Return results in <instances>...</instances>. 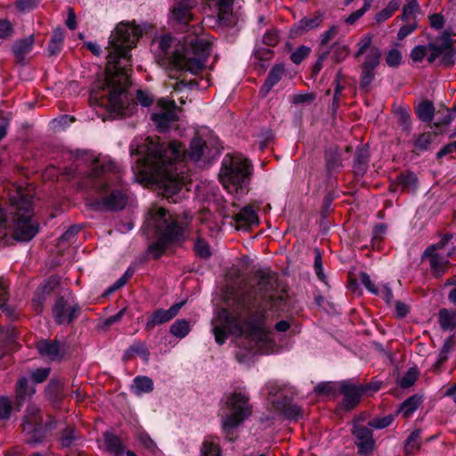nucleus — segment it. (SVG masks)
Listing matches in <instances>:
<instances>
[{
	"label": "nucleus",
	"mask_w": 456,
	"mask_h": 456,
	"mask_svg": "<svg viewBox=\"0 0 456 456\" xmlns=\"http://www.w3.org/2000/svg\"><path fill=\"white\" fill-rule=\"evenodd\" d=\"M402 53L397 49H391L386 53V62L389 67H397L401 64L402 61Z\"/></svg>",
	"instance_id": "c03bdc74"
},
{
	"label": "nucleus",
	"mask_w": 456,
	"mask_h": 456,
	"mask_svg": "<svg viewBox=\"0 0 456 456\" xmlns=\"http://www.w3.org/2000/svg\"><path fill=\"white\" fill-rule=\"evenodd\" d=\"M104 442L106 449L114 455H118L123 452V446L120 439L110 434L106 433L104 435Z\"/></svg>",
	"instance_id": "c9c22d12"
},
{
	"label": "nucleus",
	"mask_w": 456,
	"mask_h": 456,
	"mask_svg": "<svg viewBox=\"0 0 456 456\" xmlns=\"http://www.w3.org/2000/svg\"><path fill=\"white\" fill-rule=\"evenodd\" d=\"M335 390V386L331 382H322L314 387V392L318 395H330Z\"/></svg>",
	"instance_id": "5fc2aeb1"
},
{
	"label": "nucleus",
	"mask_w": 456,
	"mask_h": 456,
	"mask_svg": "<svg viewBox=\"0 0 456 456\" xmlns=\"http://www.w3.org/2000/svg\"><path fill=\"white\" fill-rule=\"evenodd\" d=\"M39 408L37 405H28L24 417V431L28 433L37 432L41 429V418L38 416Z\"/></svg>",
	"instance_id": "5701e85b"
},
{
	"label": "nucleus",
	"mask_w": 456,
	"mask_h": 456,
	"mask_svg": "<svg viewBox=\"0 0 456 456\" xmlns=\"http://www.w3.org/2000/svg\"><path fill=\"white\" fill-rule=\"evenodd\" d=\"M393 416L387 415L384 417L375 418L368 422V425L371 428L381 429L390 426L393 422Z\"/></svg>",
	"instance_id": "49530a36"
},
{
	"label": "nucleus",
	"mask_w": 456,
	"mask_h": 456,
	"mask_svg": "<svg viewBox=\"0 0 456 456\" xmlns=\"http://www.w3.org/2000/svg\"><path fill=\"white\" fill-rule=\"evenodd\" d=\"M338 34V27L331 26L328 30L323 32L321 36V44L327 45L331 39H333Z\"/></svg>",
	"instance_id": "69168bd1"
},
{
	"label": "nucleus",
	"mask_w": 456,
	"mask_h": 456,
	"mask_svg": "<svg viewBox=\"0 0 456 456\" xmlns=\"http://www.w3.org/2000/svg\"><path fill=\"white\" fill-rule=\"evenodd\" d=\"M430 26L436 29H441L444 25V19L443 15L435 13L429 16Z\"/></svg>",
	"instance_id": "774afa93"
},
{
	"label": "nucleus",
	"mask_w": 456,
	"mask_h": 456,
	"mask_svg": "<svg viewBox=\"0 0 456 456\" xmlns=\"http://www.w3.org/2000/svg\"><path fill=\"white\" fill-rule=\"evenodd\" d=\"M37 350L42 356L52 361L60 360L64 354L61 344L57 340H41L37 343Z\"/></svg>",
	"instance_id": "aec40b11"
},
{
	"label": "nucleus",
	"mask_w": 456,
	"mask_h": 456,
	"mask_svg": "<svg viewBox=\"0 0 456 456\" xmlns=\"http://www.w3.org/2000/svg\"><path fill=\"white\" fill-rule=\"evenodd\" d=\"M173 19L177 22L184 25H189L191 21H196L195 26H200V23L196 20L193 14L191 12V6L185 5L182 3L177 4L172 11ZM193 25L190 26L191 34L189 36L194 37L193 35Z\"/></svg>",
	"instance_id": "412c9836"
},
{
	"label": "nucleus",
	"mask_w": 456,
	"mask_h": 456,
	"mask_svg": "<svg viewBox=\"0 0 456 456\" xmlns=\"http://www.w3.org/2000/svg\"><path fill=\"white\" fill-rule=\"evenodd\" d=\"M202 456H221V449L216 438H207L201 448Z\"/></svg>",
	"instance_id": "473e14b6"
},
{
	"label": "nucleus",
	"mask_w": 456,
	"mask_h": 456,
	"mask_svg": "<svg viewBox=\"0 0 456 456\" xmlns=\"http://www.w3.org/2000/svg\"><path fill=\"white\" fill-rule=\"evenodd\" d=\"M367 162H368V159H367L366 151L358 150L356 151V155H355V163H354L355 168H357L361 172H363L365 170Z\"/></svg>",
	"instance_id": "603ef678"
},
{
	"label": "nucleus",
	"mask_w": 456,
	"mask_h": 456,
	"mask_svg": "<svg viewBox=\"0 0 456 456\" xmlns=\"http://www.w3.org/2000/svg\"><path fill=\"white\" fill-rule=\"evenodd\" d=\"M418 378V372L414 368L410 369L400 379V386L403 388L411 387Z\"/></svg>",
	"instance_id": "de8ad7c7"
},
{
	"label": "nucleus",
	"mask_w": 456,
	"mask_h": 456,
	"mask_svg": "<svg viewBox=\"0 0 456 456\" xmlns=\"http://www.w3.org/2000/svg\"><path fill=\"white\" fill-rule=\"evenodd\" d=\"M324 12L317 11L310 16L304 17L297 24V28L302 32L317 28L324 20Z\"/></svg>",
	"instance_id": "393cba45"
},
{
	"label": "nucleus",
	"mask_w": 456,
	"mask_h": 456,
	"mask_svg": "<svg viewBox=\"0 0 456 456\" xmlns=\"http://www.w3.org/2000/svg\"><path fill=\"white\" fill-rule=\"evenodd\" d=\"M204 20L210 27H227L233 23V0H202Z\"/></svg>",
	"instance_id": "9d476101"
},
{
	"label": "nucleus",
	"mask_w": 456,
	"mask_h": 456,
	"mask_svg": "<svg viewBox=\"0 0 456 456\" xmlns=\"http://www.w3.org/2000/svg\"><path fill=\"white\" fill-rule=\"evenodd\" d=\"M233 221L237 230H248L258 224V216L251 206H246L234 215Z\"/></svg>",
	"instance_id": "a211bd4d"
},
{
	"label": "nucleus",
	"mask_w": 456,
	"mask_h": 456,
	"mask_svg": "<svg viewBox=\"0 0 456 456\" xmlns=\"http://www.w3.org/2000/svg\"><path fill=\"white\" fill-rule=\"evenodd\" d=\"M284 74V68L282 65H275L269 71L265 84L263 85L260 93L265 96L271 89L281 79Z\"/></svg>",
	"instance_id": "a878e982"
},
{
	"label": "nucleus",
	"mask_w": 456,
	"mask_h": 456,
	"mask_svg": "<svg viewBox=\"0 0 456 456\" xmlns=\"http://www.w3.org/2000/svg\"><path fill=\"white\" fill-rule=\"evenodd\" d=\"M263 43L269 46H274L279 43V35L276 30H270L263 37Z\"/></svg>",
	"instance_id": "bf43d9fd"
},
{
	"label": "nucleus",
	"mask_w": 456,
	"mask_h": 456,
	"mask_svg": "<svg viewBox=\"0 0 456 456\" xmlns=\"http://www.w3.org/2000/svg\"><path fill=\"white\" fill-rule=\"evenodd\" d=\"M348 48L346 45H336L332 48V58L335 61L340 62L348 55Z\"/></svg>",
	"instance_id": "3c124183"
},
{
	"label": "nucleus",
	"mask_w": 456,
	"mask_h": 456,
	"mask_svg": "<svg viewBox=\"0 0 456 456\" xmlns=\"http://www.w3.org/2000/svg\"><path fill=\"white\" fill-rule=\"evenodd\" d=\"M119 169L108 157L97 158L92 166L90 177L93 187L99 196L94 200L93 206L100 210L116 211L122 209L126 204V197L120 190H110L109 185L119 179Z\"/></svg>",
	"instance_id": "39448f33"
},
{
	"label": "nucleus",
	"mask_w": 456,
	"mask_h": 456,
	"mask_svg": "<svg viewBox=\"0 0 456 456\" xmlns=\"http://www.w3.org/2000/svg\"><path fill=\"white\" fill-rule=\"evenodd\" d=\"M251 166L240 154H227L223 159L219 179L231 194L243 195L248 185Z\"/></svg>",
	"instance_id": "6e6552de"
},
{
	"label": "nucleus",
	"mask_w": 456,
	"mask_h": 456,
	"mask_svg": "<svg viewBox=\"0 0 456 456\" xmlns=\"http://www.w3.org/2000/svg\"><path fill=\"white\" fill-rule=\"evenodd\" d=\"M34 393V388L28 389L26 378L23 377L18 380L16 385V401L19 406L24 403L27 395L31 396Z\"/></svg>",
	"instance_id": "7c9ffc66"
},
{
	"label": "nucleus",
	"mask_w": 456,
	"mask_h": 456,
	"mask_svg": "<svg viewBox=\"0 0 456 456\" xmlns=\"http://www.w3.org/2000/svg\"><path fill=\"white\" fill-rule=\"evenodd\" d=\"M183 305L182 304H175L169 309H158L155 311L146 322L145 328L147 330L153 329L156 325L169 322L179 312Z\"/></svg>",
	"instance_id": "6ab92c4d"
},
{
	"label": "nucleus",
	"mask_w": 456,
	"mask_h": 456,
	"mask_svg": "<svg viewBox=\"0 0 456 456\" xmlns=\"http://www.w3.org/2000/svg\"><path fill=\"white\" fill-rule=\"evenodd\" d=\"M452 234H446L438 243L428 248L425 255L430 258V267L436 277L443 275L448 266L449 256L456 253V248H449Z\"/></svg>",
	"instance_id": "9b49d317"
},
{
	"label": "nucleus",
	"mask_w": 456,
	"mask_h": 456,
	"mask_svg": "<svg viewBox=\"0 0 456 456\" xmlns=\"http://www.w3.org/2000/svg\"><path fill=\"white\" fill-rule=\"evenodd\" d=\"M34 38L32 36L17 41L12 46V50L15 56L18 59L21 60L27 53H28L32 50Z\"/></svg>",
	"instance_id": "c756f323"
},
{
	"label": "nucleus",
	"mask_w": 456,
	"mask_h": 456,
	"mask_svg": "<svg viewBox=\"0 0 456 456\" xmlns=\"http://www.w3.org/2000/svg\"><path fill=\"white\" fill-rule=\"evenodd\" d=\"M399 5L400 0H392L386 8L376 14V22L381 23L388 20L392 14L399 8Z\"/></svg>",
	"instance_id": "58836bf2"
},
{
	"label": "nucleus",
	"mask_w": 456,
	"mask_h": 456,
	"mask_svg": "<svg viewBox=\"0 0 456 456\" xmlns=\"http://www.w3.org/2000/svg\"><path fill=\"white\" fill-rule=\"evenodd\" d=\"M273 277L262 273L256 287L240 297L232 311L221 309L212 320L216 342L223 345L228 335L245 337L254 343L252 354L270 353L273 341L265 311L273 298Z\"/></svg>",
	"instance_id": "f257e3e1"
},
{
	"label": "nucleus",
	"mask_w": 456,
	"mask_h": 456,
	"mask_svg": "<svg viewBox=\"0 0 456 456\" xmlns=\"http://www.w3.org/2000/svg\"><path fill=\"white\" fill-rule=\"evenodd\" d=\"M249 395L245 391H234L225 396V406L228 412L222 419V428L230 433L251 415Z\"/></svg>",
	"instance_id": "1a4fd4ad"
},
{
	"label": "nucleus",
	"mask_w": 456,
	"mask_h": 456,
	"mask_svg": "<svg viewBox=\"0 0 456 456\" xmlns=\"http://www.w3.org/2000/svg\"><path fill=\"white\" fill-rule=\"evenodd\" d=\"M50 369L49 368H41L37 369L31 373V378L34 382L41 383L43 382L49 375Z\"/></svg>",
	"instance_id": "052dcab7"
},
{
	"label": "nucleus",
	"mask_w": 456,
	"mask_h": 456,
	"mask_svg": "<svg viewBox=\"0 0 456 456\" xmlns=\"http://www.w3.org/2000/svg\"><path fill=\"white\" fill-rule=\"evenodd\" d=\"M191 330V323L184 320H176L171 326H170V332L175 337L179 338H183L188 335V333Z\"/></svg>",
	"instance_id": "72a5a7b5"
},
{
	"label": "nucleus",
	"mask_w": 456,
	"mask_h": 456,
	"mask_svg": "<svg viewBox=\"0 0 456 456\" xmlns=\"http://www.w3.org/2000/svg\"><path fill=\"white\" fill-rule=\"evenodd\" d=\"M398 119L403 129L409 130L411 126V116L405 110H400L398 111Z\"/></svg>",
	"instance_id": "e2e57ef3"
},
{
	"label": "nucleus",
	"mask_w": 456,
	"mask_h": 456,
	"mask_svg": "<svg viewBox=\"0 0 456 456\" xmlns=\"http://www.w3.org/2000/svg\"><path fill=\"white\" fill-rule=\"evenodd\" d=\"M12 26L7 20H0V38L5 39L12 36Z\"/></svg>",
	"instance_id": "680f3d73"
},
{
	"label": "nucleus",
	"mask_w": 456,
	"mask_h": 456,
	"mask_svg": "<svg viewBox=\"0 0 456 456\" xmlns=\"http://www.w3.org/2000/svg\"><path fill=\"white\" fill-rule=\"evenodd\" d=\"M372 48H378L375 45H372V37L370 34L364 35L360 41L358 42V51L355 53V57H359L361 55H366L370 53V51Z\"/></svg>",
	"instance_id": "ea45409f"
},
{
	"label": "nucleus",
	"mask_w": 456,
	"mask_h": 456,
	"mask_svg": "<svg viewBox=\"0 0 456 456\" xmlns=\"http://www.w3.org/2000/svg\"><path fill=\"white\" fill-rule=\"evenodd\" d=\"M78 312L79 306L69 291L59 297L53 306L54 321L60 325L71 323L77 317Z\"/></svg>",
	"instance_id": "f8f14e48"
},
{
	"label": "nucleus",
	"mask_w": 456,
	"mask_h": 456,
	"mask_svg": "<svg viewBox=\"0 0 456 456\" xmlns=\"http://www.w3.org/2000/svg\"><path fill=\"white\" fill-rule=\"evenodd\" d=\"M417 27V23L415 20L408 21V23L404 26H403L397 34L398 39L402 40L410 34H411Z\"/></svg>",
	"instance_id": "6e6d98bb"
},
{
	"label": "nucleus",
	"mask_w": 456,
	"mask_h": 456,
	"mask_svg": "<svg viewBox=\"0 0 456 456\" xmlns=\"http://www.w3.org/2000/svg\"><path fill=\"white\" fill-rule=\"evenodd\" d=\"M137 100L139 103L144 107H148L153 102L151 94L142 90L137 91Z\"/></svg>",
	"instance_id": "338daca9"
},
{
	"label": "nucleus",
	"mask_w": 456,
	"mask_h": 456,
	"mask_svg": "<svg viewBox=\"0 0 456 456\" xmlns=\"http://www.w3.org/2000/svg\"><path fill=\"white\" fill-rule=\"evenodd\" d=\"M370 5H371V0H365L363 6L362 8L356 10L355 12H352L346 19L345 21L350 25L354 24L370 8Z\"/></svg>",
	"instance_id": "37998d69"
},
{
	"label": "nucleus",
	"mask_w": 456,
	"mask_h": 456,
	"mask_svg": "<svg viewBox=\"0 0 456 456\" xmlns=\"http://www.w3.org/2000/svg\"><path fill=\"white\" fill-rule=\"evenodd\" d=\"M428 44L427 45H418L412 49L411 57L414 61H421L424 58L428 59Z\"/></svg>",
	"instance_id": "09e8293b"
},
{
	"label": "nucleus",
	"mask_w": 456,
	"mask_h": 456,
	"mask_svg": "<svg viewBox=\"0 0 456 456\" xmlns=\"http://www.w3.org/2000/svg\"><path fill=\"white\" fill-rule=\"evenodd\" d=\"M213 157L208 150L207 143L199 137L194 138L190 146L188 158L197 162L202 158L209 159Z\"/></svg>",
	"instance_id": "b1692460"
},
{
	"label": "nucleus",
	"mask_w": 456,
	"mask_h": 456,
	"mask_svg": "<svg viewBox=\"0 0 456 456\" xmlns=\"http://www.w3.org/2000/svg\"><path fill=\"white\" fill-rule=\"evenodd\" d=\"M132 155H137L133 167L135 179L140 183H156L164 197L176 203L185 197L183 172H178L179 162L186 150L180 142L172 141L167 145L151 137L134 139L130 145Z\"/></svg>",
	"instance_id": "f03ea898"
},
{
	"label": "nucleus",
	"mask_w": 456,
	"mask_h": 456,
	"mask_svg": "<svg viewBox=\"0 0 456 456\" xmlns=\"http://www.w3.org/2000/svg\"><path fill=\"white\" fill-rule=\"evenodd\" d=\"M274 409L282 412L289 419H297L302 416L301 408L296 404H290L286 396L277 402Z\"/></svg>",
	"instance_id": "bb28decb"
},
{
	"label": "nucleus",
	"mask_w": 456,
	"mask_h": 456,
	"mask_svg": "<svg viewBox=\"0 0 456 456\" xmlns=\"http://www.w3.org/2000/svg\"><path fill=\"white\" fill-rule=\"evenodd\" d=\"M381 50L372 48L369 54H366L361 65L360 87L369 90L370 86L375 79V69L379 65Z\"/></svg>",
	"instance_id": "2eb2a0df"
},
{
	"label": "nucleus",
	"mask_w": 456,
	"mask_h": 456,
	"mask_svg": "<svg viewBox=\"0 0 456 456\" xmlns=\"http://www.w3.org/2000/svg\"><path fill=\"white\" fill-rule=\"evenodd\" d=\"M315 256H314V270L316 273V275L319 277L320 280H324V273L322 272V256L318 249L314 250Z\"/></svg>",
	"instance_id": "0e129e2a"
},
{
	"label": "nucleus",
	"mask_w": 456,
	"mask_h": 456,
	"mask_svg": "<svg viewBox=\"0 0 456 456\" xmlns=\"http://www.w3.org/2000/svg\"><path fill=\"white\" fill-rule=\"evenodd\" d=\"M153 388L152 379L146 376H137L131 386V391L136 395L151 393Z\"/></svg>",
	"instance_id": "cd10ccee"
},
{
	"label": "nucleus",
	"mask_w": 456,
	"mask_h": 456,
	"mask_svg": "<svg viewBox=\"0 0 456 456\" xmlns=\"http://www.w3.org/2000/svg\"><path fill=\"white\" fill-rule=\"evenodd\" d=\"M311 49L307 46L302 45L297 48L290 55V60L295 64L301 63L310 53Z\"/></svg>",
	"instance_id": "a18cd8bd"
},
{
	"label": "nucleus",
	"mask_w": 456,
	"mask_h": 456,
	"mask_svg": "<svg viewBox=\"0 0 456 456\" xmlns=\"http://www.w3.org/2000/svg\"><path fill=\"white\" fill-rule=\"evenodd\" d=\"M194 37L187 36L183 45L175 47V39L164 35L157 40L159 61L161 65L174 68L180 71L196 74L206 63L210 53V41L204 35L201 26H193Z\"/></svg>",
	"instance_id": "20e7f679"
},
{
	"label": "nucleus",
	"mask_w": 456,
	"mask_h": 456,
	"mask_svg": "<svg viewBox=\"0 0 456 456\" xmlns=\"http://www.w3.org/2000/svg\"><path fill=\"white\" fill-rule=\"evenodd\" d=\"M8 196L13 215L14 236L20 241L30 240L38 231L37 223L32 220L34 189L12 184Z\"/></svg>",
	"instance_id": "0eeeda50"
},
{
	"label": "nucleus",
	"mask_w": 456,
	"mask_h": 456,
	"mask_svg": "<svg viewBox=\"0 0 456 456\" xmlns=\"http://www.w3.org/2000/svg\"><path fill=\"white\" fill-rule=\"evenodd\" d=\"M377 293L375 295L382 297L387 303H390L393 299V293L391 289L387 285H381L377 288Z\"/></svg>",
	"instance_id": "13d9d810"
},
{
	"label": "nucleus",
	"mask_w": 456,
	"mask_h": 456,
	"mask_svg": "<svg viewBox=\"0 0 456 456\" xmlns=\"http://www.w3.org/2000/svg\"><path fill=\"white\" fill-rule=\"evenodd\" d=\"M265 388L268 392V401L270 403L273 405V407L277 404L279 400H275V395H277L280 392H281V385L275 380H270L265 384Z\"/></svg>",
	"instance_id": "79ce46f5"
},
{
	"label": "nucleus",
	"mask_w": 456,
	"mask_h": 456,
	"mask_svg": "<svg viewBox=\"0 0 456 456\" xmlns=\"http://www.w3.org/2000/svg\"><path fill=\"white\" fill-rule=\"evenodd\" d=\"M12 411V402L6 396H0V419H6Z\"/></svg>",
	"instance_id": "8fccbe9b"
},
{
	"label": "nucleus",
	"mask_w": 456,
	"mask_h": 456,
	"mask_svg": "<svg viewBox=\"0 0 456 456\" xmlns=\"http://www.w3.org/2000/svg\"><path fill=\"white\" fill-rule=\"evenodd\" d=\"M58 285V281L56 278H50L44 283H42L35 292V296L33 297V305L35 310L40 312L42 309L43 303L45 301V296L50 294L55 287Z\"/></svg>",
	"instance_id": "4be33fe9"
},
{
	"label": "nucleus",
	"mask_w": 456,
	"mask_h": 456,
	"mask_svg": "<svg viewBox=\"0 0 456 456\" xmlns=\"http://www.w3.org/2000/svg\"><path fill=\"white\" fill-rule=\"evenodd\" d=\"M431 143V135L429 134H420L415 141V147L420 151H425Z\"/></svg>",
	"instance_id": "4d7b16f0"
},
{
	"label": "nucleus",
	"mask_w": 456,
	"mask_h": 456,
	"mask_svg": "<svg viewBox=\"0 0 456 456\" xmlns=\"http://www.w3.org/2000/svg\"><path fill=\"white\" fill-rule=\"evenodd\" d=\"M419 12L418 3L407 2L403 8L402 19L405 21L415 20V15Z\"/></svg>",
	"instance_id": "a19ab883"
},
{
	"label": "nucleus",
	"mask_w": 456,
	"mask_h": 456,
	"mask_svg": "<svg viewBox=\"0 0 456 456\" xmlns=\"http://www.w3.org/2000/svg\"><path fill=\"white\" fill-rule=\"evenodd\" d=\"M420 399L414 395L404 401L399 409V413L404 418L410 417L419 407Z\"/></svg>",
	"instance_id": "4c0bfd02"
},
{
	"label": "nucleus",
	"mask_w": 456,
	"mask_h": 456,
	"mask_svg": "<svg viewBox=\"0 0 456 456\" xmlns=\"http://www.w3.org/2000/svg\"><path fill=\"white\" fill-rule=\"evenodd\" d=\"M195 251L197 255L204 258H207L210 256L209 247L208 243L200 239H198L195 243Z\"/></svg>",
	"instance_id": "864d4df0"
},
{
	"label": "nucleus",
	"mask_w": 456,
	"mask_h": 456,
	"mask_svg": "<svg viewBox=\"0 0 456 456\" xmlns=\"http://www.w3.org/2000/svg\"><path fill=\"white\" fill-rule=\"evenodd\" d=\"M144 229L156 235V240L149 248V253L159 258L169 248L184 240V224L161 207H152L145 218Z\"/></svg>",
	"instance_id": "423d86ee"
},
{
	"label": "nucleus",
	"mask_w": 456,
	"mask_h": 456,
	"mask_svg": "<svg viewBox=\"0 0 456 456\" xmlns=\"http://www.w3.org/2000/svg\"><path fill=\"white\" fill-rule=\"evenodd\" d=\"M428 49L429 63L436 61L439 65L450 66L456 61V51L448 37H443L428 43Z\"/></svg>",
	"instance_id": "ddd939ff"
},
{
	"label": "nucleus",
	"mask_w": 456,
	"mask_h": 456,
	"mask_svg": "<svg viewBox=\"0 0 456 456\" xmlns=\"http://www.w3.org/2000/svg\"><path fill=\"white\" fill-rule=\"evenodd\" d=\"M439 324L443 330H452L456 327V313L442 309L439 312Z\"/></svg>",
	"instance_id": "f704fd0d"
},
{
	"label": "nucleus",
	"mask_w": 456,
	"mask_h": 456,
	"mask_svg": "<svg viewBox=\"0 0 456 456\" xmlns=\"http://www.w3.org/2000/svg\"><path fill=\"white\" fill-rule=\"evenodd\" d=\"M421 439H420V430H414L408 436L404 450L407 454L414 455L420 448Z\"/></svg>",
	"instance_id": "2f4dec72"
},
{
	"label": "nucleus",
	"mask_w": 456,
	"mask_h": 456,
	"mask_svg": "<svg viewBox=\"0 0 456 456\" xmlns=\"http://www.w3.org/2000/svg\"><path fill=\"white\" fill-rule=\"evenodd\" d=\"M142 35V29L134 23L121 22L116 27L109 39L106 77L96 86L97 90L91 93V99L101 101V105L117 114L125 115L130 50Z\"/></svg>",
	"instance_id": "7ed1b4c3"
},
{
	"label": "nucleus",
	"mask_w": 456,
	"mask_h": 456,
	"mask_svg": "<svg viewBox=\"0 0 456 456\" xmlns=\"http://www.w3.org/2000/svg\"><path fill=\"white\" fill-rule=\"evenodd\" d=\"M453 337H451L444 341L441 348V351L437 355V359L432 366V370L434 371L439 372L441 370V367L448 360L450 353L453 348Z\"/></svg>",
	"instance_id": "c85d7f7f"
},
{
	"label": "nucleus",
	"mask_w": 456,
	"mask_h": 456,
	"mask_svg": "<svg viewBox=\"0 0 456 456\" xmlns=\"http://www.w3.org/2000/svg\"><path fill=\"white\" fill-rule=\"evenodd\" d=\"M416 112L420 120L429 122L434 117L435 108L432 102L425 101L417 107Z\"/></svg>",
	"instance_id": "e433bc0d"
},
{
	"label": "nucleus",
	"mask_w": 456,
	"mask_h": 456,
	"mask_svg": "<svg viewBox=\"0 0 456 456\" xmlns=\"http://www.w3.org/2000/svg\"><path fill=\"white\" fill-rule=\"evenodd\" d=\"M353 434L361 454H368L373 450L375 441L370 428L356 421L354 424Z\"/></svg>",
	"instance_id": "dca6fc26"
},
{
	"label": "nucleus",
	"mask_w": 456,
	"mask_h": 456,
	"mask_svg": "<svg viewBox=\"0 0 456 456\" xmlns=\"http://www.w3.org/2000/svg\"><path fill=\"white\" fill-rule=\"evenodd\" d=\"M159 110L151 115V120L159 132H166L177 121L178 108L175 99L161 98L158 102Z\"/></svg>",
	"instance_id": "4468645a"
},
{
	"label": "nucleus",
	"mask_w": 456,
	"mask_h": 456,
	"mask_svg": "<svg viewBox=\"0 0 456 456\" xmlns=\"http://www.w3.org/2000/svg\"><path fill=\"white\" fill-rule=\"evenodd\" d=\"M344 395L342 406L346 410L354 408L360 402L362 395L368 389L362 386H356L349 381H344L340 386Z\"/></svg>",
	"instance_id": "f3484780"
}]
</instances>
